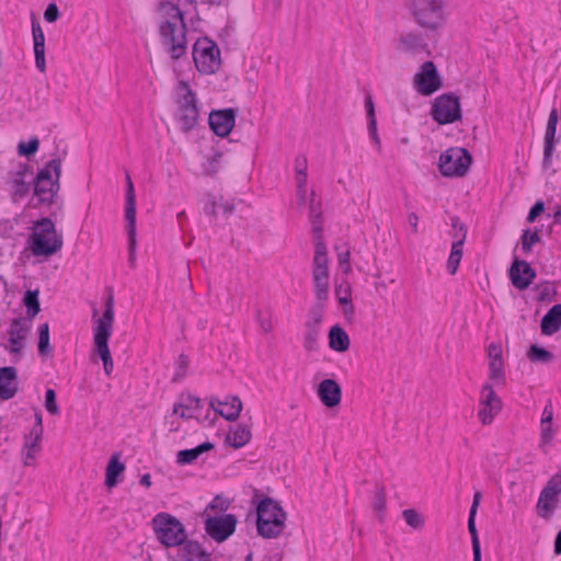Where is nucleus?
Segmentation results:
<instances>
[{
	"mask_svg": "<svg viewBox=\"0 0 561 561\" xmlns=\"http://www.w3.org/2000/svg\"><path fill=\"white\" fill-rule=\"evenodd\" d=\"M310 216L313 225V230L317 234L314 244V255L312 260V282L314 287V295L318 301H327L329 298V267H328V251L324 241L322 240V226L321 213L317 210L313 202L310 204Z\"/></svg>",
	"mask_w": 561,
	"mask_h": 561,
	"instance_id": "nucleus-1",
	"label": "nucleus"
},
{
	"mask_svg": "<svg viewBox=\"0 0 561 561\" xmlns=\"http://www.w3.org/2000/svg\"><path fill=\"white\" fill-rule=\"evenodd\" d=\"M446 5L445 0H410L408 9L421 28L437 32L446 25Z\"/></svg>",
	"mask_w": 561,
	"mask_h": 561,
	"instance_id": "nucleus-2",
	"label": "nucleus"
},
{
	"mask_svg": "<svg viewBox=\"0 0 561 561\" xmlns=\"http://www.w3.org/2000/svg\"><path fill=\"white\" fill-rule=\"evenodd\" d=\"M256 529L263 538H277L285 528L287 518L282 505L272 497H264L256 504Z\"/></svg>",
	"mask_w": 561,
	"mask_h": 561,
	"instance_id": "nucleus-3",
	"label": "nucleus"
},
{
	"mask_svg": "<svg viewBox=\"0 0 561 561\" xmlns=\"http://www.w3.org/2000/svg\"><path fill=\"white\" fill-rule=\"evenodd\" d=\"M62 236L56 231L54 221L44 217L33 225V231L28 237V247L35 256H51L61 250Z\"/></svg>",
	"mask_w": 561,
	"mask_h": 561,
	"instance_id": "nucleus-4",
	"label": "nucleus"
},
{
	"mask_svg": "<svg viewBox=\"0 0 561 561\" xmlns=\"http://www.w3.org/2000/svg\"><path fill=\"white\" fill-rule=\"evenodd\" d=\"M172 20H167L160 24L159 33L162 43L168 47L172 59L181 58L187 49L186 23L184 13L178 5L172 4Z\"/></svg>",
	"mask_w": 561,
	"mask_h": 561,
	"instance_id": "nucleus-5",
	"label": "nucleus"
},
{
	"mask_svg": "<svg viewBox=\"0 0 561 561\" xmlns=\"http://www.w3.org/2000/svg\"><path fill=\"white\" fill-rule=\"evenodd\" d=\"M61 160L59 158L48 161L36 175L34 195L38 203L43 205H53L57 203L58 192L60 190Z\"/></svg>",
	"mask_w": 561,
	"mask_h": 561,
	"instance_id": "nucleus-6",
	"label": "nucleus"
},
{
	"mask_svg": "<svg viewBox=\"0 0 561 561\" xmlns=\"http://www.w3.org/2000/svg\"><path fill=\"white\" fill-rule=\"evenodd\" d=\"M176 112L175 118L180 124L181 130L188 133L199 123L201 111L197 95L191 89L188 82L180 81L176 87Z\"/></svg>",
	"mask_w": 561,
	"mask_h": 561,
	"instance_id": "nucleus-7",
	"label": "nucleus"
},
{
	"mask_svg": "<svg viewBox=\"0 0 561 561\" xmlns=\"http://www.w3.org/2000/svg\"><path fill=\"white\" fill-rule=\"evenodd\" d=\"M151 525L157 540L165 548L181 547L187 540L183 523L170 513H158Z\"/></svg>",
	"mask_w": 561,
	"mask_h": 561,
	"instance_id": "nucleus-8",
	"label": "nucleus"
},
{
	"mask_svg": "<svg viewBox=\"0 0 561 561\" xmlns=\"http://www.w3.org/2000/svg\"><path fill=\"white\" fill-rule=\"evenodd\" d=\"M114 322V296L110 294L105 301L103 316L98 319L96 327L93 330L95 351L100 355L103 364L113 360L108 340L112 335Z\"/></svg>",
	"mask_w": 561,
	"mask_h": 561,
	"instance_id": "nucleus-9",
	"label": "nucleus"
},
{
	"mask_svg": "<svg viewBox=\"0 0 561 561\" xmlns=\"http://www.w3.org/2000/svg\"><path fill=\"white\" fill-rule=\"evenodd\" d=\"M114 322V296L110 294L105 301L103 316L98 319L96 327L93 330L95 351L100 355L103 364L113 360L108 340L112 335Z\"/></svg>",
	"mask_w": 561,
	"mask_h": 561,
	"instance_id": "nucleus-10",
	"label": "nucleus"
},
{
	"mask_svg": "<svg viewBox=\"0 0 561 561\" xmlns=\"http://www.w3.org/2000/svg\"><path fill=\"white\" fill-rule=\"evenodd\" d=\"M195 67L203 75H214L220 68V49L208 38H199L193 46Z\"/></svg>",
	"mask_w": 561,
	"mask_h": 561,
	"instance_id": "nucleus-11",
	"label": "nucleus"
},
{
	"mask_svg": "<svg viewBox=\"0 0 561 561\" xmlns=\"http://www.w3.org/2000/svg\"><path fill=\"white\" fill-rule=\"evenodd\" d=\"M471 163L472 156L467 149L453 147L440 154L438 168L444 176L461 178L466 175Z\"/></svg>",
	"mask_w": 561,
	"mask_h": 561,
	"instance_id": "nucleus-12",
	"label": "nucleus"
},
{
	"mask_svg": "<svg viewBox=\"0 0 561 561\" xmlns=\"http://www.w3.org/2000/svg\"><path fill=\"white\" fill-rule=\"evenodd\" d=\"M561 495V471L554 473L542 488L536 504L537 515L549 520L560 504Z\"/></svg>",
	"mask_w": 561,
	"mask_h": 561,
	"instance_id": "nucleus-13",
	"label": "nucleus"
},
{
	"mask_svg": "<svg viewBox=\"0 0 561 561\" xmlns=\"http://www.w3.org/2000/svg\"><path fill=\"white\" fill-rule=\"evenodd\" d=\"M431 115L439 125H447L461 119L459 98L453 93L439 95L432 105Z\"/></svg>",
	"mask_w": 561,
	"mask_h": 561,
	"instance_id": "nucleus-14",
	"label": "nucleus"
},
{
	"mask_svg": "<svg viewBox=\"0 0 561 561\" xmlns=\"http://www.w3.org/2000/svg\"><path fill=\"white\" fill-rule=\"evenodd\" d=\"M413 87L420 94L425 96L434 94L443 87V80L433 61H425L420 67V70L414 75Z\"/></svg>",
	"mask_w": 561,
	"mask_h": 561,
	"instance_id": "nucleus-15",
	"label": "nucleus"
},
{
	"mask_svg": "<svg viewBox=\"0 0 561 561\" xmlns=\"http://www.w3.org/2000/svg\"><path fill=\"white\" fill-rule=\"evenodd\" d=\"M237 517L233 514L208 517L205 522L206 533L217 542L227 540L236 530Z\"/></svg>",
	"mask_w": 561,
	"mask_h": 561,
	"instance_id": "nucleus-16",
	"label": "nucleus"
},
{
	"mask_svg": "<svg viewBox=\"0 0 561 561\" xmlns=\"http://www.w3.org/2000/svg\"><path fill=\"white\" fill-rule=\"evenodd\" d=\"M480 404L482 408L480 409L478 416L483 425H489L502 409L501 399L495 393L493 387L489 383L482 387Z\"/></svg>",
	"mask_w": 561,
	"mask_h": 561,
	"instance_id": "nucleus-17",
	"label": "nucleus"
},
{
	"mask_svg": "<svg viewBox=\"0 0 561 561\" xmlns=\"http://www.w3.org/2000/svg\"><path fill=\"white\" fill-rule=\"evenodd\" d=\"M508 276L515 288L525 290L534 282L537 273L527 261L515 257L508 270Z\"/></svg>",
	"mask_w": 561,
	"mask_h": 561,
	"instance_id": "nucleus-18",
	"label": "nucleus"
},
{
	"mask_svg": "<svg viewBox=\"0 0 561 561\" xmlns=\"http://www.w3.org/2000/svg\"><path fill=\"white\" fill-rule=\"evenodd\" d=\"M209 127L219 137H227L236 123L233 108L214 110L209 114Z\"/></svg>",
	"mask_w": 561,
	"mask_h": 561,
	"instance_id": "nucleus-19",
	"label": "nucleus"
},
{
	"mask_svg": "<svg viewBox=\"0 0 561 561\" xmlns=\"http://www.w3.org/2000/svg\"><path fill=\"white\" fill-rule=\"evenodd\" d=\"M209 405L215 413L229 422L236 421L242 411V402L238 396L228 397L225 401L213 397L210 398Z\"/></svg>",
	"mask_w": 561,
	"mask_h": 561,
	"instance_id": "nucleus-20",
	"label": "nucleus"
},
{
	"mask_svg": "<svg viewBox=\"0 0 561 561\" xmlns=\"http://www.w3.org/2000/svg\"><path fill=\"white\" fill-rule=\"evenodd\" d=\"M317 394L327 408H335L342 400V388L334 379L322 380L317 390Z\"/></svg>",
	"mask_w": 561,
	"mask_h": 561,
	"instance_id": "nucleus-21",
	"label": "nucleus"
},
{
	"mask_svg": "<svg viewBox=\"0 0 561 561\" xmlns=\"http://www.w3.org/2000/svg\"><path fill=\"white\" fill-rule=\"evenodd\" d=\"M19 390L18 370L13 366L0 368V399L10 400Z\"/></svg>",
	"mask_w": 561,
	"mask_h": 561,
	"instance_id": "nucleus-22",
	"label": "nucleus"
},
{
	"mask_svg": "<svg viewBox=\"0 0 561 561\" xmlns=\"http://www.w3.org/2000/svg\"><path fill=\"white\" fill-rule=\"evenodd\" d=\"M482 499V493L480 491H476L473 495L472 505L469 512V518H468V530L471 536L472 541V549H473V561H481V547H480V540L478 535V529L476 526V516L477 511L480 505Z\"/></svg>",
	"mask_w": 561,
	"mask_h": 561,
	"instance_id": "nucleus-23",
	"label": "nucleus"
},
{
	"mask_svg": "<svg viewBox=\"0 0 561 561\" xmlns=\"http://www.w3.org/2000/svg\"><path fill=\"white\" fill-rule=\"evenodd\" d=\"M32 33L34 39L35 65L39 71L44 72L46 69L45 35L35 16L32 18Z\"/></svg>",
	"mask_w": 561,
	"mask_h": 561,
	"instance_id": "nucleus-24",
	"label": "nucleus"
},
{
	"mask_svg": "<svg viewBox=\"0 0 561 561\" xmlns=\"http://www.w3.org/2000/svg\"><path fill=\"white\" fill-rule=\"evenodd\" d=\"M399 49L404 53L416 54L427 50V43L421 33L411 31L400 35Z\"/></svg>",
	"mask_w": 561,
	"mask_h": 561,
	"instance_id": "nucleus-25",
	"label": "nucleus"
},
{
	"mask_svg": "<svg viewBox=\"0 0 561 561\" xmlns=\"http://www.w3.org/2000/svg\"><path fill=\"white\" fill-rule=\"evenodd\" d=\"M540 329L543 335H552L561 329V304L551 307L542 317Z\"/></svg>",
	"mask_w": 561,
	"mask_h": 561,
	"instance_id": "nucleus-26",
	"label": "nucleus"
},
{
	"mask_svg": "<svg viewBox=\"0 0 561 561\" xmlns=\"http://www.w3.org/2000/svg\"><path fill=\"white\" fill-rule=\"evenodd\" d=\"M560 137H557V128L546 127L543 138L542 169L549 170L553 164V153Z\"/></svg>",
	"mask_w": 561,
	"mask_h": 561,
	"instance_id": "nucleus-27",
	"label": "nucleus"
},
{
	"mask_svg": "<svg viewBox=\"0 0 561 561\" xmlns=\"http://www.w3.org/2000/svg\"><path fill=\"white\" fill-rule=\"evenodd\" d=\"M202 409V400L193 394L184 396L182 394L181 401L174 403L173 405V414H178L180 410V417L184 420H190L194 417L190 411H199Z\"/></svg>",
	"mask_w": 561,
	"mask_h": 561,
	"instance_id": "nucleus-28",
	"label": "nucleus"
},
{
	"mask_svg": "<svg viewBox=\"0 0 561 561\" xmlns=\"http://www.w3.org/2000/svg\"><path fill=\"white\" fill-rule=\"evenodd\" d=\"M215 445L210 442H205L191 449H182L176 454V462L180 466H187L193 463L201 455L210 451Z\"/></svg>",
	"mask_w": 561,
	"mask_h": 561,
	"instance_id": "nucleus-29",
	"label": "nucleus"
},
{
	"mask_svg": "<svg viewBox=\"0 0 561 561\" xmlns=\"http://www.w3.org/2000/svg\"><path fill=\"white\" fill-rule=\"evenodd\" d=\"M329 346L335 352H346L350 348V337L346 331L339 324L329 331Z\"/></svg>",
	"mask_w": 561,
	"mask_h": 561,
	"instance_id": "nucleus-30",
	"label": "nucleus"
},
{
	"mask_svg": "<svg viewBox=\"0 0 561 561\" xmlns=\"http://www.w3.org/2000/svg\"><path fill=\"white\" fill-rule=\"evenodd\" d=\"M183 561H211L210 554L195 540H186L182 546Z\"/></svg>",
	"mask_w": 561,
	"mask_h": 561,
	"instance_id": "nucleus-31",
	"label": "nucleus"
},
{
	"mask_svg": "<svg viewBox=\"0 0 561 561\" xmlns=\"http://www.w3.org/2000/svg\"><path fill=\"white\" fill-rule=\"evenodd\" d=\"M307 169L308 161L306 156H298L295 159V170H296V182H297V193L301 202L305 201L306 197V184H307Z\"/></svg>",
	"mask_w": 561,
	"mask_h": 561,
	"instance_id": "nucleus-32",
	"label": "nucleus"
},
{
	"mask_svg": "<svg viewBox=\"0 0 561 561\" xmlns=\"http://www.w3.org/2000/svg\"><path fill=\"white\" fill-rule=\"evenodd\" d=\"M125 471V465L119 461V455L115 454L111 457L107 467H106V476H105V484L107 488L112 489L116 486L119 482V476Z\"/></svg>",
	"mask_w": 561,
	"mask_h": 561,
	"instance_id": "nucleus-33",
	"label": "nucleus"
},
{
	"mask_svg": "<svg viewBox=\"0 0 561 561\" xmlns=\"http://www.w3.org/2000/svg\"><path fill=\"white\" fill-rule=\"evenodd\" d=\"M252 437L251 430L248 425L239 424L234 430H231L226 437L227 444L236 449L245 446Z\"/></svg>",
	"mask_w": 561,
	"mask_h": 561,
	"instance_id": "nucleus-34",
	"label": "nucleus"
},
{
	"mask_svg": "<svg viewBox=\"0 0 561 561\" xmlns=\"http://www.w3.org/2000/svg\"><path fill=\"white\" fill-rule=\"evenodd\" d=\"M334 293H335V296H336L339 302L341 305L345 306L344 307L345 314H347L348 312L353 313L354 306L352 304V298H351L352 289H351L350 283L346 279L342 280L340 284H337L335 286Z\"/></svg>",
	"mask_w": 561,
	"mask_h": 561,
	"instance_id": "nucleus-35",
	"label": "nucleus"
},
{
	"mask_svg": "<svg viewBox=\"0 0 561 561\" xmlns=\"http://www.w3.org/2000/svg\"><path fill=\"white\" fill-rule=\"evenodd\" d=\"M463 238L455 240L451 244V251L447 261V271L450 275H455L458 271L463 254Z\"/></svg>",
	"mask_w": 561,
	"mask_h": 561,
	"instance_id": "nucleus-36",
	"label": "nucleus"
},
{
	"mask_svg": "<svg viewBox=\"0 0 561 561\" xmlns=\"http://www.w3.org/2000/svg\"><path fill=\"white\" fill-rule=\"evenodd\" d=\"M38 354L43 357H51L54 348L49 342V324L43 323L38 328Z\"/></svg>",
	"mask_w": 561,
	"mask_h": 561,
	"instance_id": "nucleus-37",
	"label": "nucleus"
},
{
	"mask_svg": "<svg viewBox=\"0 0 561 561\" xmlns=\"http://www.w3.org/2000/svg\"><path fill=\"white\" fill-rule=\"evenodd\" d=\"M365 107L367 112L368 118V131L373 140L377 144L378 148H380V139L377 133V119L375 114V104L373 98L367 95L365 100Z\"/></svg>",
	"mask_w": 561,
	"mask_h": 561,
	"instance_id": "nucleus-38",
	"label": "nucleus"
},
{
	"mask_svg": "<svg viewBox=\"0 0 561 561\" xmlns=\"http://www.w3.org/2000/svg\"><path fill=\"white\" fill-rule=\"evenodd\" d=\"M31 330V321L26 318L19 317L12 320L8 334L10 337L25 340Z\"/></svg>",
	"mask_w": 561,
	"mask_h": 561,
	"instance_id": "nucleus-39",
	"label": "nucleus"
},
{
	"mask_svg": "<svg viewBox=\"0 0 561 561\" xmlns=\"http://www.w3.org/2000/svg\"><path fill=\"white\" fill-rule=\"evenodd\" d=\"M126 204H125V218L136 219V193L130 175L126 174Z\"/></svg>",
	"mask_w": 561,
	"mask_h": 561,
	"instance_id": "nucleus-40",
	"label": "nucleus"
},
{
	"mask_svg": "<svg viewBox=\"0 0 561 561\" xmlns=\"http://www.w3.org/2000/svg\"><path fill=\"white\" fill-rule=\"evenodd\" d=\"M527 357L533 363L547 364L554 359V354L537 344H531L527 351Z\"/></svg>",
	"mask_w": 561,
	"mask_h": 561,
	"instance_id": "nucleus-41",
	"label": "nucleus"
},
{
	"mask_svg": "<svg viewBox=\"0 0 561 561\" xmlns=\"http://www.w3.org/2000/svg\"><path fill=\"white\" fill-rule=\"evenodd\" d=\"M304 347L307 352H317L319 350L320 328L305 324Z\"/></svg>",
	"mask_w": 561,
	"mask_h": 561,
	"instance_id": "nucleus-42",
	"label": "nucleus"
},
{
	"mask_svg": "<svg viewBox=\"0 0 561 561\" xmlns=\"http://www.w3.org/2000/svg\"><path fill=\"white\" fill-rule=\"evenodd\" d=\"M23 302L26 307L27 320L32 321L41 311L38 290H27L23 297Z\"/></svg>",
	"mask_w": 561,
	"mask_h": 561,
	"instance_id": "nucleus-43",
	"label": "nucleus"
},
{
	"mask_svg": "<svg viewBox=\"0 0 561 561\" xmlns=\"http://www.w3.org/2000/svg\"><path fill=\"white\" fill-rule=\"evenodd\" d=\"M127 221V234H128V251H129V263L131 266L135 265L136 262V219H126Z\"/></svg>",
	"mask_w": 561,
	"mask_h": 561,
	"instance_id": "nucleus-44",
	"label": "nucleus"
},
{
	"mask_svg": "<svg viewBox=\"0 0 561 561\" xmlns=\"http://www.w3.org/2000/svg\"><path fill=\"white\" fill-rule=\"evenodd\" d=\"M534 289L537 291V300L540 302H551L557 295L554 286L549 282L537 284Z\"/></svg>",
	"mask_w": 561,
	"mask_h": 561,
	"instance_id": "nucleus-45",
	"label": "nucleus"
},
{
	"mask_svg": "<svg viewBox=\"0 0 561 561\" xmlns=\"http://www.w3.org/2000/svg\"><path fill=\"white\" fill-rule=\"evenodd\" d=\"M540 230L535 229V231H530L526 229L523 231L522 236V250L525 253H529L533 249V245L540 241Z\"/></svg>",
	"mask_w": 561,
	"mask_h": 561,
	"instance_id": "nucleus-46",
	"label": "nucleus"
},
{
	"mask_svg": "<svg viewBox=\"0 0 561 561\" xmlns=\"http://www.w3.org/2000/svg\"><path fill=\"white\" fill-rule=\"evenodd\" d=\"M402 516L405 523L414 528L420 529L424 526V518L422 515L414 508H408L402 512Z\"/></svg>",
	"mask_w": 561,
	"mask_h": 561,
	"instance_id": "nucleus-47",
	"label": "nucleus"
},
{
	"mask_svg": "<svg viewBox=\"0 0 561 561\" xmlns=\"http://www.w3.org/2000/svg\"><path fill=\"white\" fill-rule=\"evenodd\" d=\"M41 440H36L35 437H31L30 434L25 436V444H24V465L30 466L32 460L35 459V453L38 449Z\"/></svg>",
	"mask_w": 561,
	"mask_h": 561,
	"instance_id": "nucleus-48",
	"label": "nucleus"
},
{
	"mask_svg": "<svg viewBox=\"0 0 561 561\" xmlns=\"http://www.w3.org/2000/svg\"><path fill=\"white\" fill-rule=\"evenodd\" d=\"M222 152L216 151L211 157H208L203 164V173L205 175H215L218 172V164L222 159Z\"/></svg>",
	"mask_w": 561,
	"mask_h": 561,
	"instance_id": "nucleus-49",
	"label": "nucleus"
},
{
	"mask_svg": "<svg viewBox=\"0 0 561 561\" xmlns=\"http://www.w3.org/2000/svg\"><path fill=\"white\" fill-rule=\"evenodd\" d=\"M38 148L39 140L33 137L27 142L21 141L18 146V152L23 157H32L38 151Z\"/></svg>",
	"mask_w": 561,
	"mask_h": 561,
	"instance_id": "nucleus-50",
	"label": "nucleus"
},
{
	"mask_svg": "<svg viewBox=\"0 0 561 561\" xmlns=\"http://www.w3.org/2000/svg\"><path fill=\"white\" fill-rule=\"evenodd\" d=\"M490 369V378L492 380H503L504 379V367L502 358H493L490 360L489 365Z\"/></svg>",
	"mask_w": 561,
	"mask_h": 561,
	"instance_id": "nucleus-51",
	"label": "nucleus"
},
{
	"mask_svg": "<svg viewBox=\"0 0 561 561\" xmlns=\"http://www.w3.org/2000/svg\"><path fill=\"white\" fill-rule=\"evenodd\" d=\"M45 408L51 415H57L60 410L56 402V391L54 389H47L45 393Z\"/></svg>",
	"mask_w": 561,
	"mask_h": 561,
	"instance_id": "nucleus-52",
	"label": "nucleus"
},
{
	"mask_svg": "<svg viewBox=\"0 0 561 561\" xmlns=\"http://www.w3.org/2000/svg\"><path fill=\"white\" fill-rule=\"evenodd\" d=\"M373 506L380 514L386 511V491L383 486H377Z\"/></svg>",
	"mask_w": 561,
	"mask_h": 561,
	"instance_id": "nucleus-53",
	"label": "nucleus"
},
{
	"mask_svg": "<svg viewBox=\"0 0 561 561\" xmlns=\"http://www.w3.org/2000/svg\"><path fill=\"white\" fill-rule=\"evenodd\" d=\"M256 318H257V321H259V324H260L261 329L265 333H268V332H271L273 330L272 318H271V316L268 313H264L261 310H257Z\"/></svg>",
	"mask_w": 561,
	"mask_h": 561,
	"instance_id": "nucleus-54",
	"label": "nucleus"
},
{
	"mask_svg": "<svg viewBox=\"0 0 561 561\" xmlns=\"http://www.w3.org/2000/svg\"><path fill=\"white\" fill-rule=\"evenodd\" d=\"M30 436L35 437L36 440H41L43 436V419L39 412L35 413V424L30 431Z\"/></svg>",
	"mask_w": 561,
	"mask_h": 561,
	"instance_id": "nucleus-55",
	"label": "nucleus"
},
{
	"mask_svg": "<svg viewBox=\"0 0 561 561\" xmlns=\"http://www.w3.org/2000/svg\"><path fill=\"white\" fill-rule=\"evenodd\" d=\"M545 211V203L542 201H537L533 207L530 208L527 221L528 222H535L536 219Z\"/></svg>",
	"mask_w": 561,
	"mask_h": 561,
	"instance_id": "nucleus-56",
	"label": "nucleus"
},
{
	"mask_svg": "<svg viewBox=\"0 0 561 561\" xmlns=\"http://www.w3.org/2000/svg\"><path fill=\"white\" fill-rule=\"evenodd\" d=\"M60 12L56 3H49L44 12L47 22L53 23L59 19Z\"/></svg>",
	"mask_w": 561,
	"mask_h": 561,
	"instance_id": "nucleus-57",
	"label": "nucleus"
},
{
	"mask_svg": "<svg viewBox=\"0 0 561 561\" xmlns=\"http://www.w3.org/2000/svg\"><path fill=\"white\" fill-rule=\"evenodd\" d=\"M310 317H311V319L309 321H307L306 324L320 328V324L322 322V317H323L322 306L311 309Z\"/></svg>",
	"mask_w": 561,
	"mask_h": 561,
	"instance_id": "nucleus-58",
	"label": "nucleus"
},
{
	"mask_svg": "<svg viewBox=\"0 0 561 561\" xmlns=\"http://www.w3.org/2000/svg\"><path fill=\"white\" fill-rule=\"evenodd\" d=\"M552 420H553V408H552L551 401H548V403L546 404L543 412H542L541 425L552 424Z\"/></svg>",
	"mask_w": 561,
	"mask_h": 561,
	"instance_id": "nucleus-59",
	"label": "nucleus"
},
{
	"mask_svg": "<svg viewBox=\"0 0 561 561\" xmlns=\"http://www.w3.org/2000/svg\"><path fill=\"white\" fill-rule=\"evenodd\" d=\"M451 227L457 231H460V238H463V242L467 238V226L460 220L459 217H451Z\"/></svg>",
	"mask_w": 561,
	"mask_h": 561,
	"instance_id": "nucleus-60",
	"label": "nucleus"
},
{
	"mask_svg": "<svg viewBox=\"0 0 561 561\" xmlns=\"http://www.w3.org/2000/svg\"><path fill=\"white\" fill-rule=\"evenodd\" d=\"M350 257H351V254H350V251H345V252H340L337 254V261H339V264L341 266H344V273H350L351 272V264H350Z\"/></svg>",
	"mask_w": 561,
	"mask_h": 561,
	"instance_id": "nucleus-61",
	"label": "nucleus"
},
{
	"mask_svg": "<svg viewBox=\"0 0 561 561\" xmlns=\"http://www.w3.org/2000/svg\"><path fill=\"white\" fill-rule=\"evenodd\" d=\"M553 437V431L551 424L541 425V445L548 444Z\"/></svg>",
	"mask_w": 561,
	"mask_h": 561,
	"instance_id": "nucleus-62",
	"label": "nucleus"
},
{
	"mask_svg": "<svg viewBox=\"0 0 561 561\" xmlns=\"http://www.w3.org/2000/svg\"><path fill=\"white\" fill-rule=\"evenodd\" d=\"M23 341L22 339H14L9 336L10 347L9 351L12 354H19L21 353L23 348Z\"/></svg>",
	"mask_w": 561,
	"mask_h": 561,
	"instance_id": "nucleus-63",
	"label": "nucleus"
},
{
	"mask_svg": "<svg viewBox=\"0 0 561 561\" xmlns=\"http://www.w3.org/2000/svg\"><path fill=\"white\" fill-rule=\"evenodd\" d=\"M204 211L207 216L216 217L217 216V203L215 199H210L205 206Z\"/></svg>",
	"mask_w": 561,
	"mask_h": 561,
	"instance_id": "nucleus-64",
	"label": "nucleus"
}]
</instances>
